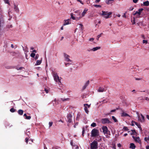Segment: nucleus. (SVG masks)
<instances>
[{
    "mask_svg": "<svg viewBox=\"0 0 149 149\" xmlns=\"http://www.w3.org/2000/svg\"><path fill=\"white\" fill-rule=\"evenodd\" d=\"M74 14L71 13L70 16L71 18L73 20L78 21L81 18V12L79 10H77L74 12Z\"/></svg>",
    "mask_w": 149,
    "mask_h": 149,
    "instance_id": "1",
    "label": "nucleus"
},
{
    "mask_svg": "<svg viewBox=\"0 0 149 149\" xmlns=\"http://www.w3.org/2000/svg\"><path fill=\"white\" fill-rule=\"evenodd\" d=\"M52 74L55 81H56L59 86H60L61 84V79L57 73L56 72H53Z\"/></svg>",
    "mask_w": 149,
    "mask_h": 149,
    "instance_id": "2",
    "label": "nucleus"
},
{
    "mask_svg": "<svg viewBox=\"0 0 149 149\" xmlns=\"http://www.w3.org/2000/svg\"><path fill=\"white\" fill-rule=\"evenodd\" d=\"M102 13L101 14V15L103 16L105 18H108L109 17V15L112 14V12H108L104 11H102Z\"/></svg>",
    "mask_w": 149,
    "mask_h": 149,
    "instance_id": "3",
    "label": "nucleus"
},
{
    "mask_svg": "<svg viewBox=\"0 0 149 149\" xmlns=\"http://www.w3.org/2000/svg\"><path fill=\"white\" fill-rule=\"evenodd\" d=\"M137 114L138 117V120L141 122H143L145 121L144 117L143 115L141 114L140 115L137 112Z\"/></svg>",
    "mask_w": 149,
    "mask_h": 149,
    "instance_id": "4",
    "label": "nucleus"
},
{
    "mask_svg": "<svg viewBox=\"0 0 149 149\" xmlns=\"http://www.w3.org/2000/svg\"><path fill=\"white\" fill-rule=\"evenodd\" d=\"M91 134L93 136H98L99 135V131L98 130L94 129L91 131Z\"/></svg>",
    "mask_w": 149,
    "mask_h": 149,
    "instance_id": "5",
    "label": "nucleus"
},
{
    "mask_svg": "<svg viewBox=\"0 0 149 149\" xmlns=\"http://www.w3.org/2000/svg\"><path fill=\"white\" fill-rule=\"evenodd\" d=\"M67 119L66 121L69 123H71L72 121V114L69 113L67 116Z\"/></svg>",
    "mask_w": 149,
    "mask_h": 149,
    "instance_id": "6",
    "label": "nucleus"
},
{
    "mask_svg": "<svg viewBox=\"0 0 149 149\" xmlns=\"http://www.w3.org/2000/svg\"><path fill=\"white\" fill-rule=\"evenodd\" d=\"M97 148V143L96 141H94L91 144V149H96Z\"/></svg>",
    "mask_w": 149,
    "mask_h": 149,
    "instance_id": "7",
    "label": "nucleus"
},
{
    "mask_svg": "<svg viewBox=\"0 0 149 149\" xmlns=\"http://www.w3.org/2000/svg\"><path fill=\"white\" fill-rule=\"evenodd\" d=\"M101 122L103 124L111 123V122L109 119L107 118H102L101 120Z\"/></svg>",
    "mask_w": 149,
    "mask_h": 149,
    "instance_id": "8",
    "label": "nucleus"
},
{
    "mask_svg": "<svg viewBox=\"0 0 149 149\" xmlns=\"http://www.w3.org/2000/svg\"><path fill=\"white\" fill-rule=\"evenodd\" d=\"M65 60L67 62H72V61L70 59V56L67 54H64Z\"/></svg>",
    "mask_w": 149,
    "mask_h": 149,
    "instance_id": "9",
    "label": "nucleus"
},
{
    "mask_svg": "<svg viewBox=\"0 0 149 149\" xmlns=\"http://www.w3.org/2000/svg\"><path fill=\"white\" fill-rule=\"evenodd\" d=\"M132 138L136 142L139 143L140 144L141 143V141L139 137H135L134 136H132Z\"/></svg>",
    "mask_w": 149,
    "mask_h": 149,
    "instance_id": "10",
    "label": "nucleus"
},
{
    "mask_svg": "<svg viewBox=\"0 0 149 149\" xmlns=\"http://www.w3.org/2000/svg\"><path fill=\"white\" fill-rule=\"evenodd\" d=\"M100 49V47H95L91 49H90L89 50H88V51L89 52H90L91 51H92L93 52H95L96 51L99 49Z\"/></svg>",
    "mask_w": 149,
    "mask_h": 149,
    "instance_id": "11",
    "label": "nucleus"
},
{
    "mask_svg": "<svg viewBox=\"0 0 149 149\" xmlns=\"http://www.w3.org/2000/svg\"><path fill=\"white\" fill-rule=\"evenodd\" d=\"M121 116L123 117H127V116L130 117V116L124 111H122L121 113Z\"/></svg>",
    "mask_w": 149,
    "mask_h": 149,
    "instance_id": "12",
    "label": "nucleus"
},
{
    "mask_svg": "<svg viewBox=\"0 0 149 149\" xmlns=\"http://www.w3.org/2000/svg\"><path fill=\"white\" fill-rule=\"evenodd\" d=\"M102 129L103 130V132L104 134L107 133L108 130L107 127L103 126L102 127Z\"/></svg>",
    "mask_w": 149,
    "mask_h": 149,
    "instance_id": "13",
    "label": "nucleus"
},
{
    "mask_svg": "<svg viewBox=\"0 0 149 149\" xmlns=\"http://www.w3.org/2000/svg\"><path fill=\"white\" fill-rule=\"evenodd\" d=\"M14 9L16 13H18L19 11V9L18 7V6L17 5L14 4Z\"/></svg>",
    "mask_w": 149,
    "mask_h": 149,
    "instance_id": "14",
    "label": "nucleus"
},
{
    "mask_svg": "<svg viewBox=\"0 0 149 149\" xmlns=\"http://www.w3.org/2000/svg\"><path fill=\"white\" fill-rule=\"evenodd\" d=\"M84 110L87 113H88L89 111L88 110L87 107L86 106H88V108H89L90 107V105H88L87 104H84Z\"/></svg>",
    "mask_w": 149,
    "mask_h": 149,
    "instance_id": "15",
    "label": "nucleus"
},
{
    "mask_svg": "<svg viewBox=\"0 0 149 149\" xmlns=\"http://www.w3.org/2000/svg\"><path fill=\"white\" fill-rule=\"evenodd\" d=\"M106 91L105 88L100 87L98 90V91L99 92H102L105 91Z\"/></svg>",
    "mask_w": 149,
    "mask_h": 149,
    "instance_id": "16",
    "label": "nucleus"
},
{
    "mask_svg": "<svg viewBox=\"0 0 149 149\" xmlns=\"http://www.w3.org/2000/svg\"><path fill=\"white\" fill-rule=\"evenodd\" d=\"M89 84V81H86V82L85 83L84 86H83L82 88V90H84L86 88L87 86Z\"/></svg>",
    "mask_w": 149,
    "mask_h": 149,
    "instance_id": "17",
    "label": "nucleus"
},
{
    "mask_svg": "<svg viewBox=\"0 0 149 149\" xmlns=\"http://www.w3.org/2000/svg\"><path fill=\"white\" fill-rule=\"evenodd\" d=\"M87 11V9H85L84 10L81 14V18L85 16V15Z\"/></svg>",
    "mask_w": 149,
    "mask_h": 149,
    "instance_id": "18",
    "label": "nucleus"
},
{
    "mask_svg": "<svg viewBox=\"0 0 149 149\" xmlns=\"http://www.w3.org/2000/svg\"><path fill=\"white\" fill-rule=\"evenodd\" d=\"M23 50L24 52V53L25 54L26 57H27V53L29 52L28 49L26 47L25 49L24 48V47H23Z\"/></svg>",
    "mask_w": 149,
    "mask_h": 149,
    "instance_id": "19",
    "label": "nucleus"
},
{
    "mask_svg": "<svg viewBox=\"0 0 149 149\" xmlns=\"http://www.w3.org/2000/svg\"><path fill=\"white\" fill-rule=\"evenodd\" d=\"M70 20L69 19H67L66 20H65L64 23L63 25L64 26H65V25H68V24H70V23H69Z\"/></svg>",
    "mask_w": 149,
    "mask_h": 149,
    "instance_id": "20",
    "label": "nucleus"
},
{
    "mask_svg": "<svg viewBox=\"0 0 149 149\" xmlns=\"http://www.w3.org/2000/svg\"><path fill=\"white\" fill-rule=\"evenodd\" d=\"M134 15H136V18H139L140 17V14L139 13H138L137 12H136L135 13L133 14Z\"/></svg>",
    "mask_w": 149,
    "mask_h": 149,
    "instance_id": "21",
    "label": "nucleus"
},
{
    "mask_svg": "<svg viewBox=\"0 0 149 149\" xmlns=\"http://www.w3.org/2000/svg\"><path fill=\"white\" fill-rule=\"evenodd\" d=\"M135 146L134 143H132L130 144V148L132 149H134L135 148Z\"/></svg>",
    "mask_w": 149,
    "mask_h": 149,
    "instance_id": "22",
    "label": "nucleus"
},
{
    "mask_svg": "<svg viewBox=\"0 0 149 149\" xmlns=\"http://www.w3.org/2000/svg\"><path fill=\"white\" fill-rule=\"evenodd\" d=\"M42 62V60H38L35 64V65H40Z\"/></svg>",
    "mask_w": 149,
    "mask_h": 149,
    "instance_id": "23",
    "label": "nucleus"
},
{
    "mask_svg": "<svg viewBox=\"0 0 149 149\" xmlns=\"http://www.w3.org/2000/svg\"><path fill=\"white\" fill-rule=\"evenodd\" d=\"M24 116L26 117L25 119H26L30 120L31 118V117L30 116H27L26 113H24Z\"/></svg>",
    "mask_w": 149,
    "mask_h": 149,
    "instance_id": "24",
    "label": "nucleus"
},
{
    "mask_svg": "<svg viewBox=\"0 0 149 149\" xmlns=\"http://www.w3.org/2000/svg\"><path fill=\"white\" fill-rule=\"evenodd\" d=\"M23 113V111L21 109H19L18 111V113L19 115H22Z\"/></svg>",
    "mask_w": 149,
    "mask_h": 149,
    "instance_id": "25",
    "label": "nucleus"
},
{
    "mask_svg": "<svg viewBox=\"0 0 149 149\" xmlns=\"http://www.w3.org/2000/svg\"><path fill=\"white\" fill-rule=\"evenodd\" d=\"M60 99L61 100H62L63 101H65L69 100H70V99L69 98H61Z\"/></svg>",
    "mask_w": 149,
    "mask_h": 149,
    "instance_id": "26",
    "label": "nucleus"
},
{
    "mask_svg": "<svg viewBox=\"0 0 149 149\" xmlns=\"http://www.w3.org/2000/svg\"><path fill=\"white\" fill-rule=\"evenodd\" d=\"M143 4L145 6H148L149 5V2L148 1H146L143 2Z\"/></svg>",
    "mask_w": 149,
    "mask_h": 149,
    "instance_id": "27",
    "label": "nucleus"
},
{
    "mask_svg": "<svg viewBox=\"0 0 149 149\" xmlns=\"http://www.w3.org/2000/svg\"><path fill=\"white\" fill-rule=\"evenodd\" d=\"M113 0H107L106 3L107 4H109L111 3V2Z\"/></svg>",
    "mask_w": 149,
    "mask_h": 149,
    "instance_id": "28",
    "label": "nucleus"
},
{
    "mask_svg": "<svg viewBox=\"0 0 149 149\" xmlns=\"http://www.w3.org/2000/svg\"><path fill=\"white\" fill-rule=\"evenodd\" d=\"M79 28H80L81 30H82L83 29V25L81 24H79Z\"/></svg>",
    "mask_w": 149,
    "mask_h": 149,
    "instance_id": "29",
    "label": "nucleus"
},
{
    "mask_svg": "<svg viewBox=\"0 0 149 149\" xmlns=\"http://www.w3.org/2000/svg\"><path fill=\"white\" fill-rule=\"evenodd\" d=\"M112 119L114 121V122H116L118 121L117 120L114 116H112Z\"/></svg>",
    "mask_w": 149,
    "mask_h": 149,
    "instance_id": "30",
    "label": "nucleus"
},
{
    "mask_svg": "<svg viewBox=\"0 0 149 149\" xmlns=\"http://www.w3.org/2000/svg\"><path fill=\"white\" fill-rule=\"evenodd\" d=\"M143 10V8H141L139 9L138 11H136V12H137L138 13H139L141 15V12H142V11Z\"/></svg>",
    "mask_w": 149,
    "mask_h": 149,
    "instance_id": "31",
    "label": "nucleus"
},
{
    "mask_svg": "<svg viewBox=\"0 0 149 149\" xmlns=\"http://www.w3.org/2000/svg\"><path fill=\"white\" fill-rule=\"evenodd\" d=\"M135 17H133V20H132V24H134L135 23Z\"/></svg>",
    "mask_w": 149,
    "mask_h": 149,
    "instance_id": "32",
    "label": "nucleus"
},
{
    "mask_svg": "<svg viewBox=\"0 0 149 149\" xmlns=\"http://www.w3.org/2000/svg\"><path fill=\"white\" fill-rule=\"evenodd\" d=\"M96 124L95 123H92L91 124V126L93 127H95L96 126Z\"/></svg>",
    "mask_w": 149,
    "mask_h": 149,
    "instance_id": "33",
    "label": "nucleus"
},
{
    "mask_svg": "<svg viewBox=\"0 0 149 149\" xmlns=\"http://www.w3.org/2000/svg\"><path fill=\"white\" fill-rule=\"evenodd\" d=\"M4 2L6 4H8L9 5H10V3H9V0H4Z\"/></svg>",
    "mask_w": 149,
    "mask_h": 149,
    "instance_id": "34",
    "label": "nucleus"
},
{
    "mask_svg": "<svg viewBox=\"0 0 149 149\" xmlns=\"http://www.w3.org/2000/svg\"><path fill=\"white\" fill-rule=\"evenodd\" d=\"M15 111V109L13 108H12L10 109V111L11 112H14Z\"/></svg>",
    "mask_w": 149,
    "mask_h": 149,
    "instance_id": "35",
    "label": "nucleus"
},
{
    "mask_svg": "<svg viewBox=\"0 0 149 149\" xmlns=\"http://www.w3.org/2000/svg\"><path fill=\"white\" fill-rule=\"evenodd\" d=\"M103 34L102 33H101L100 35H98L97 37V39L98 40L99 38L101 36V35Z\"/></svg>",
    "mask_w": 149,
    "mask_h": 149,
    "instance_id": "36",
    "label": "nucleus"
},
{
    "mask_svg": "<svg viewBox=\"0 0 149 149\" xmlns=\"http://www.w3.org/2000/svg\"><path fill=\"white\" fill-rule=\"evenodd\" d=\"M53 123L52 122H49V127H50L52 126Z\"/></svg>",
    "mask_w": 149,
    "mask_h": 149,
    "instance_id": "37",
    "label": "nucleus"
},
{
    "mask_svg": "<svg viewBox=\"0 0 149 149\" xmlns=\"http://www.w3.org/2000/svg\"><path fill=\"white\" fill-rule=\"evenodd\" d=\"M44 91L45 92L47 93H48L49 91V89H47V88H45L44 89Z\"/></svg>",
    "mask_w": 149,
    "mask_h": 149,
    "instance_id": "38",
    "label": "nucleus"
},
{
    "mask_svg": "<svg viewBox=\"0 0 149 149\" xmlns=\"http://www.w3.org/2000/svg\"><path fill=\"white\" fill-rule=\"evenodd\" d=\"M35 56V54L33 53H32L30 54V56L32 57H34Z\"/></svg>",
    "mask_w": 149,
    "mask_h": 149,
    "instance_id": "39",
    "label": "nucleus"
},
{
    "mask_svg": "<svg viewBox=\"0 0 149 149\" xmlns=\"http://www.w3.org/2000/svg\"><path fill=\"white\" fill-rule=\"evenodd\" d=\"M24 68L23 67H17L16 68V69L17 70H22V68Z\"/></svg>",
    "mask_w": 149,
    "mask_h": 149,
    "instance_id": "40",
    "label": "nucleus"
},
{
    "mask_svg": "<svg viewBox=\"0 0 149 149\" xmlns=\"http://www.w3.org/2000/svg\"><path fill=\"white\" fill-rule=\"evenodd\" d=\"M143 44H147L148 43V41L146 40H143Z\"/></svg>",
    "mask_w": 149,
    "mask_h": 149,
    "instance_id": "41",
    "label": "nucleus"
},
{
    "mask_svg": "<svg viewBox=\"0 0 149 149\" xmlns=\"http://www.w3.org/2000/svg\"><path fill=\"white\" fill-rule=\"evenodd\" d=\"M11 47L12 48H14L15 49H16L17 48V46H14L12 44L11 45Z\"/></svg>",
    "mask_w": 149,
    "mask_h": 149,
    "instance_id": "42",
    "label": "nucleus"
},
{
    "mask_svg": "<svg viewBox=\"0 0 149 149\" xmlns=\"http://www.w3.org/2000/svg\"><path fill=\"white\" fill-rule=\"evenodd\" d=\"M134 123V124L138 127V125H139L140 124L137 123L135 122V121H132V123Z\"/></svg>",
    "mask_w": 149,
    "mask_h": 149,
    "instance_id": "43",
    "label": "nucleus"
},
{
    "mask_svg": "<svg viewBox=\"0 0 149 149\" xmlns=\"http://www.w3.org/2000/svg\"><path fill=\"white\" fill-rule=\"evenodd\" d=\"M94 40V39L93 38H90L89 39V40L92 42H93Z\"/></svg>",
    "mask_w": 149,
    "mask_h": 149,
    "instance_id": "44",
    "label": "nucleus"
},
{
    "mask_svg": "<svg viewBox=\"0 0 149 149\" xmlns=\"http://www.w3.org/2000/svg\"><path fill=\"white\" fill-rule=\"evenodd\" d=\"M138 128H139V130L140 131H142V129L141 127V125H138V126L137 127Z\"/></svg>",
    "mask_w": 149,
    "mask_h": 149,
    "instance_id": "45",
    "label": "nucleus"
},
{
    "mask_svg": "<svg viewBox=\"0 0 149 149\" xmlns=\"http://www.w3.org/2000/svg\"><path fill=\"white\" fill-rule=\"evenodd\" d=\"M8 13L9 17H10V18H9L8 19V20H10V19L11 18H12V16L10 15V11H9L8 12Z\"/></svg>",
    "mask_w": 149,
    "mask_h": 149,
    "instance_id": "46",
    "label": "nucleus"
},
{
    "mask_svg": "<svg viewBox=\"0 0 149 149\" xmlns=\"http://www.w3.org/2000/svg\"><path fill=\"white\" fill-rule=\"evenodd\" d=\"M6 27L7 28H12V25H7Z\"/></svg>",
    "mask_w": 149,
    "mask_h": 149,
    "instance_id": "47",
    "label": "nucleus"
},
{
    "mask_svg": "<svg viewBox=\"0 0 149 149\" xmlns=\"http://www.w3.org/2000/svg\"><path fill=\"white\" fill-rule=\"evenodd\" d=\"M123 129L126 131H127L128 130V128L127 127H124Z\"/></svg>",
    "mask_w": 149,
    "mask_h": 149,
    "instance_id": "48",
    "label": "nucleus"
},
{
    "mask_svg": "<svg viewBox=\"0 0 149 149\" xmlns=\"http://www.w3.org/2000/svg\"><path fill=\"white\" fill-rule=\"evenodd\" d=\"M94 6L95 7L97 8L101 7V6L100 5H95Z\"/></svg>",
    "mask_w": 149,
    "mask_h": 149,
    "instance_id": "49",
    "label": "nucleus"
},
{
    "mask_svg": "<svg viewBox=\"0 0 149 149\" xmlns=\"http://www.w3.org/2000/svg\"><path fill=\"white\" fill-rule=\"evenodd\" d=\"M84 128H83L82 129V136H84Z\"/></svg>",
    "mask_w": 149,
    "mask_h": 149,
    "instance_id": "50",
    "label": "nucleus"
},
{
    "mask_svg": "<svg viewBox=\"0 0 149 149\" xmlns=\"http://www.w3.org/2000/svg\"><path fill=\"white\" fill-rule=\"evenodd\" d=\"M39 57V55L38 54H37L35 56V58L36 59H37Z\"/></svg>",
    "mask_w": 149,
    "mask_h": 149,
    "instance_id": "51",
    "label": "nucleus"
},
{
    "mask_svg": "<svg viewBox=\"0 0 149 149\" xmlns=\"http://www.w3.org/2000/svg\"><path fill=\"white\" fill-rule=\"evenodd\" d=\"M57 101L56 99H55L53 101V104L54 105V103H56V102Z\"/></svg>",
    "mask_w": 149,
    "mask_h": 149,
    "instance_id": "52",
    "label": "nucleus"
},
{
    "mask_svg": "<svg viewBox=\"0 0 149 149\" xmlns=\"http://www.w3.org/2000/svg\"><path fill=\"white\" fill-rule=\"evenodd\" d=\"M131 131L132 132V133L131 134H134L135 132V130H131Z\"/></svg>",
    "mask_w": 149,
    "mask_h": 149,
    "instance_id": "53",
    "label": "nucleus"
},
{
    "mask_svg": "<svg viewBox=\"0 0 149 149\" xmlns=\"http://www.w3.org/2000/svg\"><path fill=\"white\" fill-rule=\"evenodd\" d=\"M117 146L119 148H120L121 146V145L120 143H118L117 144Z\"/></svg>",
    "mask_w": 149,
    "mask_h": 149,
    "instance_id": "54",
    "label": "nucleus"
},
{
    "mask_svg": "<svg viewBox=\"0 0 149 149\" xmlns=\"http://www.w3.org/2000/svg\"><path fill=\"white\" fill-rule=\"evenodd\" d=\"M133 1L134 3H136L137 2L138 0H133Z\"/></svg>",
    "mask_w": 149,
    "mask_h": 149,
    "instance_id": "55",
    "label": "nucleus"
},
{
    "mask_svg": "<svg viewBox=\"0 0 149 149\" xmlns=\"http://www.w3.org/2000/svg\"><path fill=\"white\" fill-rule=\"evenodd\" d=\"M12 53H13V54H19V53L18 52L17 53L16 52H12Z\"/></svg>",
    "mask_w": 149,
    "mask_h": 149,
    "instance_id": "56",
    "label": "nucleus"
},
{
    "mask_svg": "<svg viewBox=\"0 0 149 149\" xmlns=\"http://www.w3.org/2000/svg\"><path fill=\"white\" fill-rule=\"evenodd\" d=\"M77 1H78L80 2V3L82 4H83V3H82V1H81L80 0H77Z\"/></svg>",
    "mask_w": 149,
    "mask_h": 149,
    "instance_id": "57",
    "label": "nucleus"
},
{
    "mask_svg": "<svg viewBox=\"0 0 149 149\" xmlns=\"http://www.w3.org/2000/svg\"><path fill=\"white\" fill-rule=\"evenodd\" d=\"M25 140H26V143H27L28 142V139L27 138H26V139H25Z\"/></svg>",
    "mask_w": 149,
    "mask_h": 149,
    "instance_id": "58",
    "label": "nucleus"
},
{
    "mask_svg": "<svg viewBox=\"0 0 149 149\" xmlns=\"http://www.w3.org/2000/svg\"><path fill=\"white\" fill-rule=\"evenodd\" d=\"M78 123H75V125H74V128H75L76 127V126L77 125H78Z\"/></svg>",
    "mask_w": 149,
    "mask_h": 149,
    "instance_id": "59",
    "label": "nucleus"
},
{
    "mask_svg": "<svg viewBox=\"0 0 149 149\" xmlns=\"http://www.w3.org/2000/svg\"><path fill=\"white\" fill-rule=\"evenodd\" d=\"M116 110L114 109H113V110H111V112H115V111H116Z\"/></svg>",
    "mask_w": 149,
    "mask_h": 149,
    "instance_id": "60",
    "label": "nucleus"
},
{
    "mask_svg": "<svg viewBox=\"0 0 149 149\" xmlns=\"http://www.w3.org/2000/svg\"><path fill=\"white\" fill-rule=\"evenodd\" d=\"M70 144L72 146H73V142H72V141H70Z\"/></svg>",
    "mask_w": 149,
    "mask_h": 149,
    "instance_id": "61",
    "label": "nucleus"
},
{
    "mask_svg": "<svg viewBox=\"0 0 149 149\" xmlns=\"http://www.w3.org/2000/svg\"><path fill=\"white\" fill-rule=\"evenodd\" d=\"M133 7H130V9H129V10H133Z\"/></svg>",
    "mask_w": 149,
    "mask_h": 149,
    "instance_id": "62",
    "label": "nucleus"
},
{
    "mask_svg": "<svg viewBox=\"0 0 149 149\" xmlns=\"http://www.w3.org/2000/svg\"><path fill=\"white\" fill-rule=\"evenodd\" d=\"M146 149H149V146H146Z\"/></svg>",
    "mask_w": 149,
    "mask_h": 149,
    "instance_id": "63",
    "label": "nucleus"
},
{
    "mask_svg": "<svg viewBox=\"0 0 149 149\" xmlns=\"http://www.w3.org/2000/svg\"><path fill=\"white\" fill-rule=\"evenodd\" d=\"M146 117L149 120V115H146Z\"/></svg>",
    "mask_w": 149,
    "mask_h": 149,
    "instance_id": "64",
    "label": "nucleus"
}]
</instances>
